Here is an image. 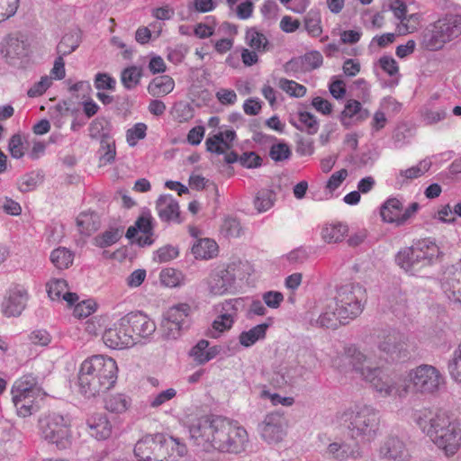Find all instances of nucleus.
<instances>
[{
  "label": "nucleus",
  "instance_id": "nucleus-1",
  "mask_svg": "<svg viewBox=\"0 0 461 461\" xmlns=\"http://www.w3.org/2000/svg\"><path fill=\"white\" fill-rule=\"evenodd\" d=\"M346 362L382 397L402 398L411 392L434 394L444 384V377L439 370L427 364L411 369L404 377L393 378L383 366H372L371 359L355 345L345 347L343 354L334 358L332 365L339 370L347 372Z\"/></svg>",
  "mask_w": 461,
  "mask_h": 461
},
{
  "label": "nucleus",
  "instance_id": "nucleus-2",
  "mask_svg": "<svg viewBox=\"0 0 461 461\" xmlns=\"http://www.w3.org/2000/svg\"><path fill=\"white\" fill-rule=\"evenodd\" d=\"M189 433L194 443L205 451L240 453L248 442L245 428L220 416H202L193 420Z\"/></svg>",
  "mask_w": 461,
  "mask_h": 461
},
{
  "label": "nucleus",
  "instance_id": "nucleus-3",
  "mask_svg": "<svg viewBox=\"0 0 461 461\" xmlns=\"http://www.w3.org/2000/svg\"><path fill=\"white\" fill-rule=\"evenodd\" d=\"M414 421L447 456H454L459 450L461 422L458 419L445 411L433 412L424 408L415 412Z\"/></svg>",
  "mask_w": 461,
  "mask_h": 461
},
{
  "label": "nucleus",
  "instance_id": "nucleus-4",
  "mask_svg": "<svg viewBox=\"0 0 461 461\" xmlns=\"http://www.w3.org/2000/svg\"><path fill=\"white\" fill-rule=\"evenodd\" d=\"M117 377L118 366L113 357L94 355L81 363L78 383L80 390L85 395L95 397L113 388Z\"/></svg>",
  "mask_w": 461,
  "mask_h": 461
},
{
  "label": "nucleus",
  "instance_id": "nucleus-5",
  "mask_svg": "<svg viewBox=\"0 0 461 461\" xmlns=\"http://www.w3.org/2000/svg\"><path fill=\"white\" fill-rule=\"evenodd\" d=\"M338 420L349 430L352 438H360L362 441L374 440L379 431V412L367 404L354 405L343 411Z\"/></svg>",
  "mask_w": 461,
  "mask_h": 461
},
{
  "label": "nucleus",
  "instance_id": "nucleus-6",
  "mask_svg": "<svg viewBox=\"0 0 461 461\" xmlns=\"http://www.w3.org/2000/svg\"><path fill=\"white\" fill-rule=\"evenodd\" d=\"M438 255L439 248L435 242L422 240L401 250L396 256V262L405 272L416 275L430 266Z\"/></svg>",
  "mask_w": 461,
  "mask_h": 461
},
{
  "label": "nucleus",
  "instance_id": "nucleus-7",
  "mask_svg": "<svg viewBox=\"0 0 461 461\" xmlns=\"http://www.w3.org/2000/svg\"><path fill=\"white\" fill-rule=\"evenodd\" d=\"M11 394L17 415L29 417L38 409L37 400L41 395V389L37 378L28 374L14 383Z\"/></svg>",
  "mask_w": 461,
  "mask_h": 461
},
{
  "label": "nucleus",
  "instance_id": "nucleus-8",
  "mask_svg": "<svg viewBox=\"0 0 461 461\" xmlns=\"http://www.w3.org/2000/svg\"><path fill=\"white\" fill-rule=\"evenodd\" d=\"M336 302L340 318L347 324L357 318L363 312L366 302V290L359 285H346L341 286L337 294Z\"/></svg>",
  "mask_w": 461,
  "mask_h": 461
},
{
  "label": "nucleus",
  "instance_id": "nucleus-9",
  "mask_svg": "<svg viewBox=\"0 0 461 461\" xmlns=\"http://www.w3.org/2000/svg\"><path fill=\"white\" fill-rule=\"evenodd\" d=\"M41 434L44 440L55 445L59 449H66L71 445L70 423L59 414H50L40 421Z\"/></svg>",
  "mask_w": 461,
  "mask_h": 461
},
{
  "label": "nucleus",
  "instance_id": "nucleus-10",
  "mask_svg": "<svg viewBox=\"0 0 461 461\" xmlns=\"http://www.w3.org/2000/svg\"><path fill=\"white\" fill-rule=\"evenodd\" d=\"M419 207L418 203H412L406 209H403L400 200L389 198L382 205L380 214L384 221L401 226L405 224L417 212Z\"/></svg>",
  "mask_w": 461,
  "mask_h": 461
},
{
  "label": "nucleus",
  "instance_id": "nucleus-11",
  "mask_svg": "<svg viewBox=\"0 0 461 461\" xmlns=\"http://www.w3.org/2000/svg\"><path fill=\"white\" fill-rule=\"evenodd\" d=\"M121 325H125L133 335L135 343L140 338H147L156 330L155 322L140 312H131L121 318Z\"/></svg>",
  "mask_w": 461,
  "mask_h": 461
},
{
  "label": "nucleus",
  "instance_id": "nucleus-12",
  "mask_svg": "<svg viewBox=\"0 0 461 461\" xmlns=\"http://www.w3.org/2000/svg\"><path fill=\"white\" fill-rule=\"evenodd\" d=\"M378 348L392 360L404 359L408 357V347L404 338L398 332H383L378 336Z\"/></svg>",
  "mask_w": 461,
  "mask_h": 461
},
{
  "label": "nucleus",
  "instance_id": "nucleus-13",
  "mask_svg": "<svg viewBox=\"0 0 461 461\" xmlns=\"http://www.w3.org/2000/svg\"><path fill=\"white\" fill-rule=\"evenodd\" d=\"M286 422L285 417L278 412L267 414L259 425L262 438L267 443H276L285 435Z\"/></svg>",
  "mask_w": 461,
  "mask_h": 461
},
{
  "label": "nucleus",
  "instance_id": "nucleus-14",
  "mask_svg": "<svg viewBox=\"0 0 461 461\" xmlns=\"http://www.w3.org/2000/svg\"><path fill=\"white\" fill-rule=\"evenodd\" d=\"M235 280L234 275L224 265L214 267L205 280L207 289L212 295H222L228 292Z\"/></svg>",
  "mask_w": 461,
  "mask_h": 461
},
{
  "label": "nucleus",
  "instance_id": "nucleus-15",
  "mask_svg": "<svg viewBox=\"0 0 461 461\" xmlns=\"http://www.w3.org/2000/svg\"><path fill=\"white\" fill-rule=\"evenodd\" d=\"M103 341L106 347L119 350L131 348L135 344L133 335L130 334L125 325H121V319L113 327L105 330Z\"/></svg>",
  "mask_w": 461,
  "mask_h": 461
},
{
  "label": "nucleus",
  "instance_id": "nucleus-16",
  "mask_svg": "<svg viewBox=\"0 0 461 461\" xmlns=\"http://www.w3.org/2000/svg\"><path fill=\"white\" fill-rule=\"evenodd\" d=\"M28 301V292L23 286L11 289L2 303L3 314L6 317L21 315Z\"/></svg>",
  "mask_w": 461,
  "mask_h": 461
},
{
  "label": "nucleus",
  "instance_id": "nucleus-17",
  "mask_svg": "<svg viewBox=\"0 0 461 461\" xmlns=\"http://www.w3.org/2000/svg\"><path fill=\"white\" fill-rule=\"evenodd\" d=\"M237 302V300H228L221 304L220 314L212 324V330L217 332V335H212L213 337L231 329L238 312Z\"/></svg>",
  "mask_w": 461,
  "mask_h": 461
},
{
  "label": "nucleus",
  "instance_id": "nucleus-18",
  "mask_svg": "<svg viewBox=\"0 0 461 461\" xmlns=\"http://www.w3.org/2000/svg\"><path fill=\"white\" fill-rule=\"evenodd\" d=\"M235 139L236 132L233 130L220 131L206 139V150L210 153L223 155L232 149Z\"/></svg>",
  "mask_w": 461,
  "mask_h": 461
},
{
  "label": "nucleus",
  "instance_id": "nucleus-19",
  "mask_svg": "<svg viewBox=\"0 0 461 461\" xmlns=\"http://www.w3.org/2000/svg\"><path fill=\"white\" fill-rule=\"evenodd\" d=\"M156 209L161 221L181 222L178 202L171 194L160 195L157 200Z\"/></svg>",
  "mask_w": 461,
  "mask_h": 461
},
{
  "label": "nucleus",
  "instance_id": "nucleus-20",
  "mask_svg": "<svg viewBox=\"0 0 461 461\" xmlns=\"http://www.w3.org/2000/svg\"><path fill=\"white\" fill-rule=\"evenodd\" d=\"M348 225L339 221L325 222L320 230L322 241L329 245L342 242L348 236Z\"/></svg>",
  "mask_w": 461,
  "mask_h": 461
},
{
  "label": "nucleus",
  "instance_id": "nucleus-21",
  "mask_svg": "<svg viewBox=\"0 0 461 461\" xmlns=\"http://www.w3.org/2000/svg\"><path fill=\"white\" fill-rule=\"evenodd\" d=\"M441 288L450 302L461 304V272L454 269L446 271Z\"/></svg>",
  "mask_w": 461,
  "mask_h": 461
},
{
  "label": "nucleus",
  "instance_id": "nucleus-22",
  "mask_svg": "<svg viewBox=\"0 0 461 461\" xmlns=\"http://www.w3.org/2000/svg\"><path fill=\"white\" fill-rule=\"evenodd\" d=\"M447 42L461 34V15L447 14L433 23Z\"/></svg>",
  "mask_w": 461,
  "mask_h": 461
},
{
  "label": "nucleus",
  "instance_id": "nucleus-23",
  "mask_svg": "<svg viewBox=\"0 0 461 461\" xmlns=\"http://www.w3.org/2000/svg\"><path fill=\"white\" fill-rule=\"evenodd\" d=\"M379 455L383 458L403 461L408 456V450L402 440L395 437H390L380 447Z\"/></svg>",
  "mask_w": 461,
  "mask_h": 461
},
{
  "label": "nucleus",
  "instance_id": "nucleus-24",
  "mask_svg": "<svg viewBox=\"0 0 461 461\" xmlns=\"http://www.w3.org/2000/svg\"><path fill=\"white\" fill-rule=\"evenodd\" d=\"M89 434L98 440L108 438L112 434V425L104 414L95 413L87 420Z\"/></svg>",
  "mask_w": 461,
  "mask_h": 461
},
{
  "label": "nucleus",
  "instance_id": "nucleus-25",
  "mask_svg": "<svg viewBox=\"0 0 461 461\" xmlns=\"http://www.w3.org/2000/svg\"><path fill=\"white\" fill-rule=\"evenodd\" d=\"M68 284L64 279H51L47 283V293L51 300L63 299L71 306L78 301V295L67 291Z\"/></svg>",
  "mask_w": 461,
  "mask_h": 461
},
{
  "label": "nucleus",
  "instance_id": "nucleus-26",
  "mask_svg": "<svg viewBox=\"0 0 461 461\" xmlns=\"http://www.w3.org/2000/svg\"><path fill=\"white\" fill-rule=\"evenodd\" d=\"M339 307L334 300L329 301L321 315L317 320V323L325 328L337 329L340 325L347 324L346 321L340 318Z\"/></svg>",
  "mask_w": 461,
  "mask_h": 461
},
{
  "label": "nucleus",
  "instance_id": "nucleus-27",
  "mask_svg": "<svg viewBox=\"0 0 461 461\" xmlns=\"http://www.w3.org/2000/svg\"><path fill=\"white\" fill-rule=\"evenodd\" d=\"M326 454L338 461H345L348 458H357L360 455L357 444L351 446L345 442L330 443L327 447Z\"/></svg>",
  "mask_w": 461,
  "mask_h": 461
},
{
  "label": "nucleus",
  "instance_id": "nucleus-28",
  "mask_svg": "<svg viewBox=\"0 0 461 461\" xmlns=\"http://www.w3.org/2000/svg\"><path fill=\"white\" fill-rule=\"evenodd\" d=\"M1 52L10 59L23 57L27 54V44L19 37L10 35L2 43Z\"/></svg>",
  "mask_w": 461,
  "mask_h": 461
},
{
  "label": "nucleus",
  "instance_id": "nucleus-29",
  "mask_svg": "<svg viewBox=\"0 0 461 461\" xmlns=\"http://www.w3.org/2000/svg\"><path fill=\"white\" fill-rule=\"evenodd\" d=\"M220 346L209 347L205 339L200 340L191 350V355L199 364H204L216 357L221 352Z\"/></svg>",
  "mask_w": 461,
  "mask_h": 461
},
{
  "label": "nucleus",
  "instance_id": "nucleus-30",
  "mask_svg": "<svg viewBox=\"0 0 461 461\" xmlns=\"http://www.w3.org/2000/svg\"><path fill=\"white\" fill-rule=\"evenodd\" d=\"M174 79L167 75H163L152 79L149 84L148 91L152 96L159 97L171 93L174 90Z\"/></svg>",
  "mask_w": 461,
  "mask_h": 461
},
{
  "label": "nucleus",
  "instance_id": "nucleus-31",
  "mask_svg": "<svg viewBox=\"0 0 461 461\" xmlns=\"http://www.w3.org/2000/svg\"><path fill=\"white\" fill-rule=\"evenodd\" d=\"M430 167L431 162L429 160H421L413 167L401 170L396 176V180L401 185L406 184L423 176L429 170Z\"/></svg>",
  "mask_w": 461,
  "mask_h": 461
},
{
  "label": "nucleus",
  "instance_id": "nucleus-32",
  "mask_svg": "<svg viewBox=\"0 0 461 461\" xmlns=\"http://www.w3.org/2000/svg\"><path fill=\"white\" fill-rule=\"evenodd\" d=\"M191 312V307L187 303H179L171 307L167 312V321L176 330H181Z\"/></svg>",
  "mask_w": 461,
  "mask_h": 461
},
{
  "label": "nucleus",
  "instance_id": "nucleus-33",
  "mask_svg": "<svg viewBox=\"0 0 461 461\" xmlns=\"http://www.w3.org/2000/svg\"><path fill=\"white\" fill-rule=\"evenodd\" d=\"M447 43L445 39L433 24L424 32L420 42L421 48L429 51H437L441 50Z\"/></svg>",
  "mask_w": 461,
  "mask_h": 461
},
{
  "label": "nucleus",
  "instance_id": "nucleus-34",
  "mask_svg": "<svg viewBox=\"0 0 461 461\" xmlns=\"http://www.w3.org/2000/svg\"><path fill=\"white\" fill-rule=\"evenodd\" d=\"M218 245L211 239H201L192 247L195 258L209 259L217 255Z\"/></svg>",
  "mask_w": 461,
  "mask_h": 461
},
{
  "label": "nucleus",
  "instance_id": "nucleus-35",
  "mask_svg": "<svg viewBox=\"0 0 461 461\" xmlns=\"http://www.w3.org/2000/svg\"><path fill=\"white\" fill-rule=\"evenodd\" d=\"M77 225L81 234L89 236L98 230L100 221L94 212H81L77 218Z\"/></svg>",
  "mask_w": 461,
  "mask_h": 461
},
{
  "label": "nucleus",
  "instance_id": "nucleus-36",
  "mask_svg": "<svg viewBox=\"0 0 461 461\" xmlns=\"http://www.w3.org/2000/svg\"><path fill=\"white\" fill-rule=\"evenodd\" d=\"M267 328L268 324L262 323L254 326L248 331L241 332L239 337L240 343L246 348L254 345L258 340L266 337Z\"/></svg>",
  "mask_w": 461,
  "mask_h": 461
},
{
  "label": "nucleus",
  "instance_id": "nucleus-37",
  "mask_svg": "<svg viewBox=\"0 0 461 461\" xmlns=\"http://www.w3.org/2000/svg\"><path fill=\"white\" fill-rule=\"evenodd\" d=\"M245 41L247 45L256 51L265 52L267 50V38L256 28H249L246 31Z\"/></svg>",
  "mask_w": 461,
  "mask_h": 461
},
{
  "label": "nucleus",
  "instance_id": "nucleus-38",
  "mask_svg": "<svg viewBox=\"0 0 461 461\" xmlns=\"http://www.w3.org/2000/svg\"><path fill=\"white\" fill-rule=\"evenodd\" d=\"M131 404V401L130 397L122 393H117L109 396L105 400L104 406L110 412L123 413L130 408Z\"/></svg>",
  "mask_w": 461,
  "mask_h": 461
},
{
  "label": "nucleus",
  "instance_id": "nucleus-39",
  "mask_svg": "<svg viewBox=\"0 0 461 461\" xmlns=\"http://www.w3.org/2000/svg\"><path fill=\"white\" fill-rule=\"evenodd\" d=\"M420 14H411L405 15L396 25V32L399 35L413 33L420 26Z\"/></svg>",
  "mask_w": 461,
  "mask_h": 461
},
{
  "label": "nucleus",
  "instance_id": "nucleus-40",
  "mask_svg": "<svg viewBox=\"0 0 461 461\" xmlns=\"http://www.w3.org/2000/svg\"><path fill=\"white\" fill-rule=\"evenodd\" d=\"M100 152V166H105L114 161L116 157V148L115 141L111 136H104V139L101 140Z\"/></svg>",
  "mask_w": 461,
  "mask_h": 461
},
{
  "label": "nucleus",
  "instance_id": "nucleus-41",
  "mask_svg": "<svg viewBox=\"0 0 461 461\" xmlns=\"http://www.w3.org/2000/svg\"><path fill=\"white\" fill-rule=\"evenodd\" d=\"M74 259V254L64 247H59L54 249L50 254V260L52 264L59 269L68 268Z\"/></svg>",
  "mask_w": 461,
  "mask_h": 461
},
{
  "label": "nucleus",
  "instance_id": "nucleus-42",
  "mask_svg": "<svg viewBox=\"0 0 461 461\" xmlns=\"http://www.w3.org/2000/svg\"><path fill=\"white\" fill-rule=\"evenodd\" d=\"M277 86L290 97L302 98L307 93V88L303 85L285 77L279 78Z\"/></svg>",
  "mask_w": 461,
  "mask_h": 461
},
{
  "label": "nucleus",
  "instance_id": "nucleus-43",
  "mask_svg": "<svg viewBox=\"0 0 461 461\" xmlns=\"http://www.w3.org/2000/svg\"><path fill=\"white\" fill-rule=\"evenodd\" d=\"M165 450L168 454V461H175L186 454L187 447L178 438L168 437L165 438Z\"/></svg>",
  "mask_w": 461,
  "mask_h": 461
},
{
  "label": "nucleus",
  "instance_id": "nucleus-44",
  "mask_svg": "<svg viewBox=\"0 0 461 461\" xmlns=\"http://www.w3.org/2000/svg\"><path fill=\"white\" fill-rule=\"evenodd\" d=\"M154 436H146L140 439L134 447L135 456L142 461H151Z\"/></svg>",
  "mask_w": 461,
  "mask_h": 461
},
{
  "label": "nucleus",
  "instance_id": "nucleus-45",
  "mask_svg": "<svg viewBox=\"0 0 461 461\" xmlns=\"http://www.w3.org/2000/svg\"><path fill=\"white\" fill-rule=\"evenodd\" d=\"M152 230V219L150 216L142 215L138 218L135 224L128 228L126 236L129 239L135 238L140 232L145 236L151 234Z\"/></svg>",
  "mask_w": 461,
  "mask_h": 461
},
{
  "label": "nucleus",
  "instance_id": "nucleus-46",
  "mask_svg": "<svg viewBox=\"0 0 461 461\" xmlns=\"http://www.w3.org/2000/svg\"><path fill=\"white\" fill-rule=\"evenodd\" d=\"M159 280L163 285L172 288L181 285L185 278L181 271L167 267L160 272Z\"/></svg>",
  "mask_w": 461,
  "mask_h": 461
},
{
  "label": "nucleus",
  "instance_id": "nucleus-47",
  "mask_svg": "<svg viewBox=\"0 0 461 461\" xmlns=\"http://www.w3.org/2000/svg\"><path fill=\"white\" fill-rule=\"evenodd\" d=\"M304 71H312L319 68L323 63V57L318 50H311L299 57Z\"/></svg>",
  "mask_w": 461,
  "mask_h": 461
},
{
  "label": "nucleus",
  "instance_id": "nucleus-48",
  "mask_svg": "<svg viewBox=\"0 0 461 461\" xmlns=\"http://www.w3.org/2000/svg\"><path fill=\"white\" fill-rule=\"evenodd\" d=\"M275 194L267 189L259 191L254 200L255 208L258 212H264L274 205Z\"/></svg>",
  "mask_w": 461,
  "mask_h": 461
},
{
  "label": "nucleus",
  "instance_id": "nucleus-49",
  "mask_svg": "<svg viewBox=\"0 0 461 461\" xmlns=\"http://www.w3.org/2000/svg\"><path fill=\"white\" fill-rule=\"evenodd\" d=\"M78 46V38L77 34H65L59 43L57 50L59 55L66 56L73 52Z\"/></svg>",
  "mask_w": 461,
  "mask_h": 461
},
{
  "label": "nucleus",
  "instance_id": "nucleus-50",
  "mask_svg": "<svg viewBox=\"0 0 461 461\" xmlns=\"http://www.w3.org/2000/svg\"><path fill=\"white\" fill-rule=\"evenodd\" d=\"M147 125L143 122H138L126 131V140L129 146L134 147L139 140L146 137Z\"/></svg>",
  "mask_w": 461,
  "mask_h": 461
},
{
  "label": "nucleus",
  "instance_id": "nucleus-51",
  "mask_svg": "<svg viewBox=\"0 0 461 461\" xmlns=\"http://www.w3.org/2000/svg\"><path fill=\"white\" fill-rule=\"evenodd\" d=\"M152 459L151 461H168V454L165 450V437L163 435H155L153 439Z\"/></svg>",
  "mask_w": 461,
  "mask_h": 461
},
{
  "label": "nucleus",
  "instance_id": "nucleus-52",
  "mask_svg": "<svg viewBox=\"0 0 461 461\" xmlns=\"http://www.w3.org/2000/svg\"><path fill=\"white\" fill-rule=\"evenodd\" d=\"M140 71L136 67L125 68L122 73V82L126 88L135 87L140 79Z\"/></svg>",
  "mask_w": 461,
  "mask_h": 461
},
{
  "label": "nucleus",
  "instance_id": "nucleus-53",
  "mask_svg": "<svg viewBox=\"0 0 461 461\" xmlns=\"http://www.w3.org/2000/svg\"><path fill=\"white\" fill-rule=\"evenodd\" d=\"M299 122L303 125L309 134H315L319 130V122L316 117L309 112L298 113Z\"/></svg>",
  "mask_w": 461,
  "mask_h": 461
},
{
  "label": "nucleus",
  "instance_id": "nucleus-54",
  "mask_svg": "<svg viewBox=\"0 0 461 461\" xmlns=\"http://www.w3.org/2000/svg\"><path fill=\"white\" fill-rule=\"evenodd\" d=\"M18 6L19 0H0V23L14 16Z\"/></svg>",
  "mask_w": 461,
  "mask_h": 461
},
{
  "label": "nucleus",
  "instance_id": "nucleus-55",
  "mask_svg": "<svg viewBox=\"0 0 461 461\" xmlns=\"http://www.w3.org/2000/svg\"><path fill=\"white\" fill-rule=\"evenodd\" d=\"M117 230H111L95 238V244L100 248H105L114 244L120 239Z\"/></svg>",
  "mask_w": 461,
  "mask_h": 461
},
{
  "label": "nucleus",
  "instance_id": "nucleus-56",
  "mask_svg": "<svg viewBox=\"0 0 461 461\" xmlns=\"http://www.w3.org/2000/svg\"><path fill=\"white\" fill-rule=\"evenodd\" d=\"M96 308L95 302L91 300L82 301L75 305L73 315L77 318H86L92 314Z\"/></svg>",
  "mask_w": 461,
  "mask_h": 461
},
{
  "label": "nucleus",
  "instance_id": "nucleus-57",
  "mask_svg": "<svg viewBox=\"0 0 461 461\" xmlns=\"http://www.w3.org/2000/svg\"><path fill=\"white\" fill-rule=\"evenodd\" d=\"M291 155V150L285 143L274 144L269 151L270 158L275 161H283Z\"/></svg>",
  "mask_w": 461,
  "mask_h": 461
},
{
  "label": "nucleus",
  "instance_id": "nucleus-58",
  "mask_svg": "<svg viewBox=\"0 0 461 461\" xmlns=\"http://www.w3.org/2000/svg\"><path fill=\"white\" fill-rule=\"evenodd\" d=\"M8 150L14 158H21L24 155V147L22 137L14 134L11 137Z\"/></svg>",
  "mask_w": 461,
  "mask_h": 461
},
{
  "label": "nucleus",
  "instance_id": "nucleus-59",
  "mask_svg": "<svg viewBox=\"0 0 461 461\" xmlns=\"http://www.w3.org/2000/svg\"><path fill=\"white\" fill-rule=\"evenodd\" d=\"M348 176V170L342 168L334 172L326 183V189L330 193L338 189Z\"/></svg>",
  "mask_w": 461,
  "mask_h": 461
},
{
  "label": "nucleus",
  "instance_id": "nucleus-60",
  "mask_svg": "<svg viewBox=\"0 0 461 461\" xmlns=\"http://www.w3.org/2000/svg\"><path fill=\"white\" fill-rule=\"evenodd\" d=\"M52 79L50 77H42L40 81L36 82L27 92L30 97H37L46 92L50 86Z\"/></svg>",
  "mask_w": 461,
  "mask_h": 461
},
{
  "label": "nucleus",
  "instance_id": "nucleus-61",
  "mask_svg": "<svg viewBox=\"0 0 461 461\" xmlns=\"http://www.w3.org/2000/svg\"><path fill=\"white\" fill-rule=\"evenodd\" d=\"M29 340L35 346L45 347L51 341L50 334L45 330H36L29 335Z\"/></svg>",
  "mask_w": 461,
  "mask_h": 461
},
{
  "label": "nucleus",
  "instance_id": "nucleus-62",
  "mask_svg": "<svg viewBox=\"0 0 461 461\" xmlns=\"http://www.w3.org/2000/svg\"><path fill=\"white\" fill-rule=\"evenodd\" d=\"M116 81L106 73H98L95 76V86L98 90H113Z\"/></svg>",
  "mask_w": 461,
  "mask_h": 461
},
{
  "label": "nucleus",
  "instance_id": "nucleus-63",
  "mask_svg": "<svg viewBox=\"0 0 461 461\" xmlns=\"http://www.w3.org/2000/svg\"><path fill=\"white\" fill-rule=\"evenodd\" d=\"M214 21L210 23H198L194 28V34L199 39H207L213 35L215 32Z\"/></svg>",
  "mask_w": 461,
  "mask_h": 461
},
{
  "label": "nucleus",
  "instance_id": "nucleus-64",
  "mask_svg": "<svg viewBox=\"0 0 461 461\" xmlns=\"http://www.w3.org/2000/svg\"><path fill=\"white\" fill-rule=\"evenodd\" d=\"M222 230L229 237H239L241 233L240 222L235 218H227L222 224Z\"/></svg>",
  "mask_w": 461,
  "mask_h": 461
}]
</instances>
